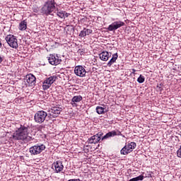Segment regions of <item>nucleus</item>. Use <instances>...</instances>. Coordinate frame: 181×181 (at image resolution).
Segmentation results:
<instances>
[{"instance_id": "8", "label": "nucleus", "mask_w": 181, "mask_h": 181, "mask_svg": "<svg viewBox=\"0 0 181 181\" xmlns=\"http://www.w3.org/2000/svg\"><path fill=\"white\" fill-rule=\"evenodd\" d=\"M103 135H104V133L103 132L97 133L96 134L92 136L90 138L88 139V144H98L100 141H103V138H101V136H103Z\"/></svg>"}, {"instance_id": "3", "label": "nucleus", "mask_w": 181, "mask_h": 181, "mask_svg": "<svg viewBox=\"0 0 181 181\" xmlns=\"http://www.w3.org/2000/svg\"><path fill=\"white\" fill-rule=\"evenodd\" d=\"M46 118H47V112L40 110L35 114L34 121L37 122V124H43V122L46 121Z\"/></svg>"}, {"instance_id": "18", "label": "nucleus", "mask_w": 181, "mask_h": 181, "mask_svg": "<svg viewBox=\"0 0 181 181\" xmlns=\"http://www.w3.org/2000/svg\"><path fill=\"white\" fill-rule=\"evenodd\" d=\"M117 59H118V54L115 53L112 54V59L107 63L108 67H111V66H112V64L117 62Z\"/></svg>"}, {"instance_id": "12", "label": "nucleus", "mask_w": 181, "mask_h": 181, "mask_svg": "<svg viewBox=\"0 0 181 181\" xmlns=\"http://www.w3.org/2000/svg\"><path fill=\"white\" fill-rule=\"evenodd\" d=\"M122 136V134L119 132V130H113L112 132H109L104 136L102 137V141L104 139H108V138H111L112 136Z\"/></svg>"}, {"instance_id": "16", "label": "nucleus", "mask_w": 181, "mask_h": 181, "mask_svg": "<svg viewBox=\"0 0 181 181\" xmlns=\"http://www.w3.org/2000/svg\"><path fill=\"white\" fill-rule=\"evenodd\" d=\"M111 52H108L107 51H103L99 54V57L100 60H103V62H107L108 59H110V57L111 56Z\"/></svg>"}, {"instance_id": "21", "label": "nucleus", "mask_w": 181, "mask_h": 181, "mask_svg": "<svg viewBox=\"0 0 181 181\" xmlns=\"http://www.w3.org/2000/svg\"><path fill=\"white\" fill-rule=\"evenodd\" d=\"M95 110H96L97 114H98L99 115L105 114V112H107V110H105V108L100 107V106L96 107Z\"/></svg>"}, {"instance_id": "25", "label": "nucleus", "mask_w": 181, "mask_h": 181, "mask_svg": "<svg viewBox=\"0 0 181 181\" xmlns=\"http://www.w3.org/2000/svg\"><path fill=\"white\" fill-rule=\"evenodd\" d=\"M69 16H70V13H64V18H69Z\"/></svg>"}, {"instance_id": "15", "label": "nucleus", "mask_w": 181, "mask_h": 181, "mask_svg": "<svg viewBox=\"0 0 181 181\" xmlns=\"http://www.w3.org/2000/svg\"><path fill=\"white\" fill-rule=\"evenodd\" d=\"M62 111H63V109L62 107H54L51 108V115H52L54 118H56V117L60 115V112H62Z\"/></svg>"}, {"instance_id": "20", "label": "nucleus", "mask_w": 181, "mask_h": 181, "mask_svg": "<svg viewBox=\"0 0 181 181\" xmlns=\"http://www.w3.org/2000/svg\"><path fill=\"white\" fill-rule=\"evenodd\" d=\"M28 28V22L26 21H23L20 23L18 29L20 30H26Z\"/></svg>"}, {"instance_id": "13", "label": "nucleus", "mask_w": 181, "mask_h": 181, "mask_svg": "<svg viewBox=\"0 0 181 181\" xmlns=\"http://www.w3.org/2000/svg\"><path fill=\"white\" fill-rule=\"evenodd\" d=\"M52 166L55 169V173H60L64 169V165H63V162L57 160L53 163Z\"/></svg>"}, {"instance_id": "24", "label": "nucleus", "mask_w": 181, "mask_h": 181, "mask_svg": "<svg viewBox=\"0 0 181 181\" xmlns=\"http://www.w3.org/2000/svg\"><path fill=\"white\" fill-rule=\"evenodd\" d=\"M144 175H139L138 177H136V179L137 181L142 180L144 179Z\"/></svg>"}, {"instance_id": "5", "label": "nucleus", "mask_w": 181, "mask_h": 181, "mask_svg": "<svg viewBox=\"0 0 181 181\" xmlns=\"http://www.w3.org/2000/svg\"><path fill=\"white\" fill-rule=\"evenodd\" d=\"M136 148V143L132 141L128 144H126L120 151L121 155H128L131 153Z\"/></svg>"}, {"instance_id": "10", "label": "nucleus", "mask_w": 181, "mask_h": 181, "mask_svg": "<svg viewBox=\"0 0 181 181\" xmlns=\"http://www.w3.org/2000/svg\"><path fill=\"white\" fill-rule=\"evenodd\" d=\"M122 26H125V23L123 21H115L108 26L107 30L112 32L117 30V29H119V28H122Z\"/></svg>"}, {"instance_id": "19", "label": "nucleus", "mask_w": 181, "mask_h": 181, "mask_svg": "<svg viewBox=\"0 0 181 181\" xmlns=\"http://www.w3.org/2000/svg\"><path fill=\"white\" fill-rule=\"evenodd\" d=\"M83 100V96L82 95H76L74 96L71 99V104L72 105L74 104H76V103H80Z\"/></svg>"}, {"instance_id": "29", "label": "nucleus", "mask_w": 181, "mask_h": 181, "mask_svg": "<svg viewBox=\"0 0 181 181\" xmlns=\"http://www.w3.org/2000/svg\"><path fill=\"white\" fill-rule=\"evenodd\" d=\"M79 53H83V51H81V49L78 50Z\"/></svg>"}, {"instance_id": "9", "label": "nucleus", "mask_w": 181, "mask_h": 181, "mask_svg": "<svg viewBox=\"0 0 181 181\" xmlns=\"http://www.w3.org/2000/svg\"><path fill=\"white\" fill-rule=\"evenodd\" d=\"M74 74L78 77H86V74H87V71H86V68L81 65H78L74 68Z\"/></svg>"}, {"instance_id": "17", "label": "nucleus", "mask_w": 181, "mask_h": 181, "mask_svg": "<svg viewBox=\"0 0 181 181\" xmlns=\"http://www.w3.org/2000/svg\"><path fill=\"white\" fill-rule=\"evenodd\" d=\"M93 33V30L90 28H83L79 33L80 37H86V36H88Z\"/></svg>"}, {"instance_id": "7", "label": "nucleus", "mask_w": 181, "mask_h": 181, "mask_svg": "<svg viewBox=\"0 0 181 181\" xmlns=\"http://www.w3.org/2000/svg\"><path fill=\"white\" fill-rule=\"evenodd\" d=\"M57 80V76H52L49 78L45 79L42 83V88L43 90H49V87H52V84L54 83Z\"/></svg>"}, {"instance_id": "14", "label": "nucleus", "mask_w": 181, "mask_h": 181, "mask_svg": "<svg viewBox=\"0 0 181 181\" xmlns=\"http://www.w3.org/2000/svg\"><path fill=\"white\" fill-rule=\"evenodd\" d=\"M25 80L28 86H35L36 84V76L32 74H27L25 76Z\"/></svg>"}, {"instance_id": "2", "label": "nucleus", "mask_w": 181, "mask_h": 181, "mask_svg": "<svg viewBox=\"0 0 181 181\" xmlns=\"http://www.w3.org/2000/svg\"><path fill=\"white\" fill-rule=\"evenodd\" d=\"M56 9V2L54 0H47L42 7V12L46 15H50Z\"/></svg>"}, {"instance_id": "27", "label": "nucleus", "mask_w": 181, "mask_h": 181, "mask_svg": "<svg viewBox=\"0 0 181 181\" xmlns=\"http://www.w3.org/2000/svg\"><path fill=\"white\" fill-rule=\"evenodd\" d=\"M2 62H4V57L0 56V64Z\"/></svg>"}, {"instance_id": "1", "label": "nucleus", "mask_w": 181, "mask_h": 181, "mask_svg": "<svg viewBox=\"0 0 181 181\" xmlns=\"http://www.w3.org/2000/svg\"><path fill=\"white\" fill-rule=\"evenodd\" d=\"M29 135V127L21 125L13 134V139L16 141H25Z\"/></svg>"}, {"instance_id": "23", "label": "nucleus", "mask_w": 181, "mask_h": 181, "mask_svg": "<svg viewBox=\"0 0 181 181\" xmlns=\"http://www.w3.org/2000/svg\"><path fill=\"white\" fill-rule=\"evenodd\" d=\"M137 81L140 84H142V83H144L145 81V76L140 75L139 77L137 78Z\"/></svg>"}, {"instance_id": "6", "label": "nucleus", "mask_w": 181, "mask_h": 181, "mask_svg": "<svg viewBox=\"0 0 181 181\" xmlns=\"http://www.w3.org/2000/svg\"><path fill=\"white\" fill-rule=\"evenodd\" d=\"M6 41L10 47H13V49H17L18 47V39L13 35H8L6 38Z\"/></svg>"}, {"instance_id": "4", "label": "nucleus", "mask_w": 181, "mask_h": 181, "mask_svg": "<svg viewBox=\"0 0 181 181\" xmlns=\"http://www.w3.org/2000/svg\"><path fill=\"white\" fill-rule=\"evenodd\" d=\"M46 149V146L42 144H37L29 148V152L31 155H39V153H42L43 151Z\"/></svg>"}, {"instance_id": "26", "label": "nucleus", "mask_w": 181, "mask_h": 181, "mask_svg": "<svg viewBox=\"0 0 181 181\" xmlns=\"http://www.w3.org/2000/svg\"><path fill=\"white\" fill-rule=\"evenodd\" d=\"M129 181H137L136 177L130 179Z\"/></svg>"}, {"instance_id": "22", "label": "nucleus", "mask_w": 181, "mask_h": 181, "mask_svg": "<svg viewBox=\"0 0 181 181\" xmlns=\"http://www.w3.org/2000/svg\"><path fill=\"white\" fill-rule=\"evenodd\" d=\"M64 13H66V11H57V15L59 16V18H61V19H64Z\"/></svg>"}, {"instance_id": "11", "label": "nucleus", "mask_w": 181, "mask_h": 181, "mask_svg": "<svg viewBox=\"0 0 181 181\" xmlns=\"http://www.w3.org/2000/svg\"><path fill=\"white\" fill-rule=\"evenodd\" d=\"M48 62L52 66H57L62 63V59L57 55L50 54L48 57Z\"/></svg>"}, {"instance_id": "28", "label": "nucleus", "mask_w": 181, "mask_h": 181, "mask_svg": "<svg viewBox=\"0 0 181 181\" xmlns=\"http://www.w3.org/2000/svg\"><path fill=\"white\" fill-rule=\"evenodd\" d=\"M136 71V69H132V74H135Z\"/></svg>"}]
</instances>
